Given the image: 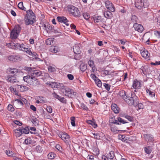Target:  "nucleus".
I'll return each mask as SVG.
<instances>
[{
  "label": "nucleus",
  "instance_id": "obj_1",
  "mask_svg": "<svg viewBox=\"0 0 160 160\" xmlns=\"http://www.w3.org/2000/svg\"><path fill=\"white\" fill-rule=\"evenodd\" d=\"M26 14L25 17V24L27 25H32L34 23L36 18L35 14L31 9L25 11Z\"/></svg>",
  "mask_w": 160,
  "mask_h": 160
},
{
  "label": "nucleus",
  "instance_id": "obj_2",
  "mask_svg": "<svg viewBox=\"0 0 160 160\" xmlns=\"http://www.w3.org/2000/svg\"><path fill=\"white\" fill-rule=\"evenodd\" d=\"M125 99V101L130 106H135L138 103V98L133 92L128 94Z\"/></svg>",
  "mask_w": 160,
  "mask_h": 160
},
{
  "label": "nucleus",
  "instance_id": "obj_3",
  "mask_svg": "<svg viewBox=\"0 0 160 160\" xmlns=\"http://www.w3.org/2000/svg\"><path fill=\"white\" fill-rule=\"evenodd\" d=\"M21 28L19 25H16L10 33V38L12 39L17 38L19 34Z\"/></svg>",
  "mask_w": 160,
  "mask_h": 160
},
{
  "label": "nucleus",
  "instance_id": "obj_4",
  "mask_svg": "<svg viewBox=\"0 0 160 160\" xmlns=\"http://www.w3.org/2000/svg\"><path fill=\"white\" fill-rule=\"evenodd\" d=\"M62 91L63 93L68 97L72 98L77 94L76 92H74L72 89L67 87H65L62 89Z\"/></svg>",
  "mask_w": 160,
  "mask_h": 160
},
{
  "label": "nucleus",
  "instance_id": "obj_5",
  "mask_svg": "<svg viewBox=\"0 0 160 160\" xmlns=\"http://www.w3.org/2000/svg\"><path fill=\"white\" fill-rule=\"evenodd\" d=\"M68 11L75 17H79L81 16L80 12L78 8L73 6L71 5L68 7Z\"/></svg>",
  "mask_w": 160,
  "mask_h": 160
},
{
  "label": "nucleus",
  "instance_id": "obj_6",
  "mask_svg": "<svg viewBox=\"0 0 160 160\" xmlns=\"http://www.w3.org/2000/svg\"><path fill=\"white\" fill-rule=\"evenodd\" d=\"M59 137L66 144H69V142H70V137L67 133L62 132L60 133Z\"/></svg>",
  "mask_w": 160,
  "mask_h": 160
},
{
  "label": "nucleus",
  "instance_id": "obj_7",
  "mask_svg": "<svg viewBox=\"0 0 160 160\" xmlns=\"http://www.w3.org/2000/svg\"><path fill=\"white\" fill-rule=\"evenodd\" d=\"M105 3L106 8L111 12H114L115 8L113 4L108 0H102Z\"/></svg>",
  "mask_w": 160,
  "mask_h": 160
},
{
  "label": "nucleus",
  "instance_id": "obj_8",
  "mask_svg": "<svg viewBox=\"0 0 160 160\" xmlns=\"http://www.w3.org/2000/svg\"><path fill=\"white\" fill-rule=\"evenodd\" d=\"M22 58L19 55H11L8 57V60L12 62H17L20 61Z\"/></svg>",
  "mask_w": 160,
  "mask_h": 160
},
{
  "label": "nucleus",
  "instance_id": "obj_9",
  "mask_svg": "<svg viewBox=\"0 0 160 160\" xmlns=\"http://www.w3.org/2000/svg\"><path fill=\"white\" fill-rule=\"evenodd\" d=\"M10 44H12V45H13L14 46H15L16 48H17L18 49L24 51L25 50H26V47L24 44L23 43H9L8 47H9Z\"/></svg>",
  "mask_w": 160,
  "mask_h": 160
},
{
  "label": "nucleus",
  "instance_id": "obj_10",
  "mask_svg": "<svg viewBox=\"0 0 160 160\" xmlns=\"http://www.w3.org/2000/svg\"><path fill=\"white\" fill-rule=\"evenodd\" d=\"M31 77L37 78L41 76H42V72L39 70H33L31 73Z\"/></svg>",
  "mask_w": 160,
  "mask_h": 160
},
{
  "label": "nucleus",
  "instance_id": "obj_11",
  "mask_svg": "<svg viewBox=\"0 0 160 160\" xmlns=\"http://www.w3.org/2000/svg\"><path fill=\"white\" fill-rule=\"evenodd\" d=\"M133 27L136 31L139 32H142L144 30L143 26L142 25L137 23H134Z\"/></svg>",
  "mask_w": 160,
  "mask_h": 160
},
{
  "label": "nucleus",
  "instance_id": "obj_12",
  "mask_svg": "<svg viewBox=\"0 0 160 160\" xmlns=\"http://www.w3.org/2000/svg\"><path fill=\"white\" fill-rule=\"evenodd\" d=\"M13 104L17 108L20 109L23 106V103L20 100L17 99L14 101Z\"/></svg>",
  "mask_w": 160,
  "mask_h": 160
},
{
  "label": "nucleus",
  "instance_id": "obj_13",
  "mask_svg": "<svg viewBox=\"0 0 160 160\" xmlns=\"http://www.w3.org/2000/svg\"><path fill=\"white\" fill-rule=\"evenodd\" d=\"M145 140L148 142H152L154 141V137L150 134H148L144 135Z\"/></svg>",
  "mask_w": 160,
  "mask_h": 160
},
{
  "label": "nucleus",
  "instance_id": "obj_14",
  "mask_svg": "<svg viewBox=\"0 0 160 160\" xmlns=\"http://www.w3.org/2000/svg\"><path fill=\"white\" fill-rule=\"evenodd\" d=\"M7 81L10 82H15L17 81L16 75H9L6 77Z\"/></svg>",
  "mask_w": 160,
  "mask_h": 160
},
{
  "label": "nucleus",
  "instance_id": "obj_15",
  "mask_svg": "<svg viewBox=\"0 0 160 160\" xmlns=\"http://www.w3.org/2000/svg\"><path fill=\"white\" fill-rule=\"evenodd\" d=\"M57 19L59 22L63 23L67 26L69 25V24L67 23L68 22L67 19L64 17L58 16L57 17Z\"/></svg>",
  "mask_w": 160,
  "mask_h": 160
},
{
  "label": "nucleus",
  "instance_id": "obj_16",
  "mask_svg": "<svg viewBox=\"0 0 160 160\" xmlns=\"http://www.w3.org/2000/svg\"><path fill=\"white\" fill-rule=\"evenodd\" d=\"M40 84V82L38 81V79L35 78V77H32L30 84L34 86H37L39 85Z\"/></svg>",
  "mask_w": 160,
  "mask_h": 160
},
{
  "label": "nucleus",
  "instance_id": "obj_17",
  "mask_svg": "<svg viewBox=\"0 0 160 160\" xmlns=\"http://www.w3.org/2000/svg\"><path fill=\"white\" fill-rule=\"evenodd\" d=\"M47 84L52 88H59V86L61 85L60 83H57L55 82H47Z\"/></svg>",
  "mask_w": 160,
  "mask_h": 160
},
{
  "label": "nucleus",
  "instance_id": "obj_18",
  "mask_svg": "<svg viewBox=\"0 0 160 160\" xmlns=\"http://www.w3.org/2000/svg\"><path fill=\"white\" fill-rule=\"evenodd\" d=\"M8 71L10 73L14 74L15 75L17 73H20L21 72V71L20 70L16 68H9L8 69Z\"/></svg>",
  "mask_w": 160,
  "mask_h": 160
},
{
  "label": "nucleus",
  "instance_id": "obj_19",
  "mask_svg": "<svg viewBox=\"0 0 160 160\" xmlns=\"http://www.w3.org/2000/svg\"><path fill=\"white\" fill-rule=\"evenodd\" d=\"M17 88L22 92L27 91L29 88L28 87L23 85H18Z\"/></svg>",
  "mask_w": 160,
  "mask_h": 160
},
{
  "label": "nucleus",
  "instance_id": "obj_20",
  "mask_svg": "<svg viewBox=\"0 0 160 160\" xmlns=\"http://www.w3.org/2000/svg\"><path fill=\"white\" fill-rule=\"evenodd\" d=\"M146 2H145L143 3L142 0H140L139 2H135V5L136 8L141 9L142 6H144V8H145V6Z\"/></svg>",
  "mask_w": 160,
  "mask_h": 160
},
{
  "label": "nucleus",
  "instance_id": "obj_21",
  "mask_svg": "<svg viewBox=\"0 0 160 160\" xmlns=\"http://www.w3.org/2000/svg\"><path fill=\"white\" fill-rule=\"evenodd\" d=\"M141 54L142 57L145 58V59H149L148 58L149 57L150 54L147 50H143L141 52Z\"/></svg>",
  "mask_w": 160,
  "mask_h": 160
},
{
  "label": "nucleus",
  "instance_id": "obj_22",
  "mask_svg": "<svg viewBox=\"0 0 160 160\" xmlns=\"http://www.w3.org/2000/svg\"><path fill=\"white\" fill-rule=\"evenodd\" d=\"M111 109L116 114H118L119 112V108L118 107V106L115 104H112L111 106Z\"/></svg>",
  "mask_w": 160,
  "mask_h": 160
},
{
  "label": "nucleus",
  "instance_id": "obj_23",
  "mask_svg": "<svg viewBox=\"0 0 160 160\" xmlns=\"http://www.w3.org/2000/svg\"><path fill=\"white\" fill-rule=\"evenodd\" d=\"M104 15L107 19L111 18L112 17V14L109 11H106L104 12Z\"/></svg>",
  "mask_w": 160,
  "mask_h": 160
},
{
  "label": "nucleus",
  "instance_id": "obj_24",
  "mask_svg": "<svg viewBox=\"0 0 160 160\" xmlns=\"http://www.w3.org/2000/svg\"><path fill=\"white\" fill-rule=\"evenodd\" d=\"M73 49L75 54H80L81 53L80 47L77 45H75L73 47Z\"/></svg>",
  "mask_w": 160,
  "mask_h": 160
},
{
  "label": "nucleus",
  "instance_id": "obj_25",
  "mask_svg": "<svg viewBox=\"0 0 160 160\" xmlns=\"http://www.w3.org/2000/svg\"><path fill=\"white\" fill-rule=\"evenodd\" d=\"M108 155V159L109 160H115L114 152L112 151L109 152Z\"/></svg>",
  "mask_w": 160,
  "mask_h": 160
},
{
  "label": "nucleus",
  "instance_id": "obj_26",
  "mask_svg": "<svg viewBox=\"0 0 160 160\" xmlns=\"http://www.w3.org/2000/svg\"><path fill=\"white\" fill-rule=\"evenodd\" d=\"M119 94L124 101L125 99V98H126L128 95V94H127V93L123 90H122L119 92Z\"/></svg>",
  "mask_w": 160,
  "mask_h": 160
},
{
  "label": "nucleus",
  "instance_id": "obj_27",
  "mask_svg": "<svg viewBox=\"0 0 160 160\" xmlns=\"http://www.w3.org/2000/svg\"><path fill=\"white\" fill-rule=\"evenodd\" d=\"M146 91L148 95H149L152 98L154 97L155 95V92L150 89H147Z\"/></svg>",
  "mask_w": 160,
  "mask_h": 160
},
{
  "label": "nucleus",
  "instance_id": "obj_28",
  "mask_svg": "<svg viewBox=\"0 0 160 160\" xmlns=\"http://www.w3.org/2000/svg\"><path fill=\"white\" fill-rule=\"evenodd\" d=\"M21 130L22 131V134L24 133L26 134H28L29 132V129L28 127H25L24 128L22 126L20 127Z\"/></svg>",
  "mask_w": 160,
  "mask_h": 160
},
{
  "label": "nucleus",
  "instance_id": "obj_29",
  "mask_svg": "<svg viewBox=\"0 0 160 160\" xmlns=\"http://www.w3.org/2000/svg\"><path fill=\"white\" fill-rule=\"evenodd\" d=\"M93 19L94 22H101L103 20L101 16H94L93 17Z\"/></svg>",
  "mask_w": 160,
  "mask_h": 160
},
{
  "label": "nucleus",
  "instance_id": "obj_30",
  "mask_svg": "<svg viewBox=\"0 0 160 160\" xmlns=\"http://www.w3.org/2000/svg\"><path fill=\"white\" fill-rule=\"evenodd\" d=\"M31 75H27L24 76L23 77V79L25 82H26L27 83L30 84V82L31 80Z\"/></svg>",
  "mask_w": 160,
  "mask_h": 160
},
{
  "label": "nucleus",
  "instance_id": "obj_31",
  "mask_svg": "<svg viewBox=\"0 0 160 160\" xmlns=\"http://www.w3.org/2000/svg\"><path fill=\"white\" fill-rule=\"evenodd\" d=\"M140 85V82L137 80H135L133 82L132 87L134 88H139Z\"/></svg>",
  "mask_w": 160,
  "mask_h": 160
},
{
  "label": "nucleus",
  "instance_id": "obj_32",
  "mask_svg": "<svg viewBox=\"0 0 160 160\" xmlns=\"http://www.w3.org/2000/svg\"><path fill=\"white\" fill-rule=\"evenodd\" d=\"M15 135L17 137H19L22 134V131L20 127L14 130Z\"/></svg>",
  "mask_w": 160,
  "mask_h": 160
},
{
  "label": "nucleus",
  "instance_id": "obj_33",
  "mask_svg": "<svg viewBox=\"0 0 160 160\" xmlns=\"http://www.w3.org/2000/svg\"><path fill=\"white\" fill-rule=\"evenodd\" d=\"M117 127L114 125H112L110 127V130L112 132H114L115 133H117L119 132V130L117 129Z\"/></svg>",
  "mask_w": 160,
  "mask_h": 160
},
{
  "label": "nucleus",
  "instance_id": "obj_34",
  "mask_svg": "<svg viewBox=\"0 0 160 160\" xmlns=\"http://www.w3.org/2000/svg\"><path fill=\"white\" fill-rule=\"evenodd\" d=\"M132 22L135 23H137L138 21V18L135 15H132L131 18Z\"/></svg>",
  "mask_w": 160,
  "mask_h": 160
},
{
  "label": "nucleus",
  "instance_id": "obj_35",
  "mask_svg": "<svg viewBox=\"0 0 160 160\" xmlns=\"http://www.w3.org/2000/svg\"><path fill=\"white\" fill-rule=\"evenodd\" d=\"M144 149L145 152L148 154H149L152 151V149L150 146L145 147Z\"/></svg>",
  "mask_w": 160,
  "mask_h": 160
},
{
  "label": "nucleus",
  "instance_id": "obj_36",
  "mask_svg": "<svg viewBox=\"0 0 160 160\" xmlns=\"http://www.w3.org/2000/svg\"><path fill=\"white\" fill-rule=\"evenodd\" d=\"M80 68V70L83 72H84L87 69V67L86 64L84 63H82L81 64Z\"/></svg>",
  "mask_w": 160,
  "mask_h": 160
},
{
  "label": "nucleus",
  "instance_id": "obj_37",
  "mask_svg": "<svg viewBox=\"0 0 160 160\" xmlns=\"http://www.w3.org/2000/svg\"><path fill=\"white\" fill-rule=\"evenodd\" d=\"M56 156V154L53 152H51L48 154V156L49 159H53Z\"/></svg>",
  "mask_w": 160,
  "mask_h": 160
},
{
  "label": "nucleus",
  "instance_id": "obj_38",
  "mask_svg": "<svg viewBox=\"0 0 160 160\" xmlns=\"http://www.w3.org/2000/svg\"><path fill=\"white\" fill-rule=\"evenodd\" d=\"M18 7L21 10L26 11V8L24 7L23 2H22L19 3L18 5Z\"/></svg>",
  "mask_w": 160,
  "mask_h": 160
},
{
  "label": "nucleus",
  "instance_id": "obj_39",
  "mask_svg": "<svg viewBox=\"0 0 160 160\" xmlns=\"http://www.w3.org/2000/svg\"><path fill=\"white\" fill-rule=\"evenodd\" d=\"M95 84L99 87H101L102 86V82L101 80L98 78L94 81Z\"/></svg>",
  "mask_w": 160,
  "mask_h": 160
},
{
  "label": "nucleus",
  "instance_id": "obj_40",
  "mask_svg": "<svg viewBox=\"0 0 160 160\" xmlns=\"http://www.w3.org/2000/svg\"><path fill=\"white\" fill-rule=\"evenodd\" d=\"M87 122L88 124L91 125L94 128H96L97 127V125L94 121L91 120H88Z\"/></svg>",
  "mask_w": 160,
  "mask_h": 160
},
{
  "label": "nucleus",
  "instance_id": "obj_41",
  "mask_svg": "<svg viewBox=\"0 0 160 160\" xmlns=\"http://www.w3.org/2000/svg\"><path fill=\"white\" fill-rule=\"evenodd\" d=\"M117 119L118 120L119 122H120V124L122 123L125 124L127 123H128V122H127L126 121L124 120L122 118L120 117H118L117 118Z\"/></svg>",
  "mask_w": 160,
  "mask_h": 160
},
{
  "label": "nucleus",
  "instance_id": "obj_42",
  "mask_svg": "<svg viewBox=\"0 0 160 160\" xmlns=\"http://www.w3.org/2000/svg\"><path fill=\"white\" fill-rule=\"evenodd\" d=\"M33 141L31 138H29L26 139L24 141V143L25 144L28 145L32 143Z\"/></svg>",
  "mask_w": 160,
  "mask_h": 160
},
{
  "label": "nucleus",
  "instance_id": "obj_43",
  "mask_svg": "<svg viewBox=\"0 0 160 160\" xmlns=\"http://www.w3.org/2000/svg\"><path fill=\"white\" fill-rule=\"evenodd\" d=\"M24 69L26 71L29 72V73L30 75H31V73L32 71H33V70L32 68L31 67H24Z\"/></svg>",
  "mask_w": 160,
  "mask_h": 160
},
{
  "label": "nucleus",
  "instance_id": "obj_44",
  "mask_svg": "<svg viewBox=\"0 0 160 160\" xmlns=\"http://www.w3.org/2000/svg\"><path fill=\"white\" fill-rule=\"evenodd\" d=\"M56 148L60 152L63 153L64 150L62 147L59 144H57L56 146Z\"/></svg>",
  "mask_w": 160,
  "mask_h": 160
},
{
  "label": "nucleus",
  "instance_id": "obj_45",
  "mask_svg": "<svg viewBox=\"0 0 160 160\" xmlns=\"http://www.w3.org/2000/svg\"><path fill=\"white\" fill-rule=\"evenodd\" d=\"M31 121L35 126L38 125V124L39 121L36 118H32L31 120Z\"/></svg>",
  "mask_w": 160,
  "mask_h": 160
},
{
  "label": "nucleus",
  "instance_id": "obj_46",
  "mask_svg": "<svg viewBox=\"0 0 160 160\" xmlns=\"http://www.w3.org/2000/svg\"><path fill=\"white\" fill-rule=\"evenodd\" d=\"M35 151L38 152L40 153L42 152V149L41 147L39 145H38L35 148Z\"/></svg>",
  "mask_w": 160,
  "mask_h": 160
},
{
  "label": "nucleus",
  "instance_id": "obj_47",
  "mask_svg": "<svg viewBox=\"0 0 160 160\" xmlns=\"http://www.w3.org/2000/svg\"><path fill=\"white\" fill-rule=\"evenodd\" d=\"M147 67L145 66H142L140 68V71L141 72H142L144 74H145V72L147 71Z\"/></svg>",
  "mask_w": 160,
  "mask_h": 160
},
{
  "label": "nucleus",
  "instance_id": "obj_48",
  "mask_svg": "<svg viewBox=\"0 0 160 160\" xmlns=\"http://www.w3.org/2000/svg\"><path fill=\"white\" fill-rule=\"evenodd\" d=\"M124 117L130 122L132 121L133 120V117H131L127 114L124 115Z\"/></svg>",
  "mask_w": 160,
  "mask_h": 160
},
{
  "label": "nucleus",
  "instance_id": "obj_49",
  "mask_svg": "<svg viewBox=\"0 0 160 160\" xmlns=\"http://www.w3.org/2000/svg\"><path fill=\"white\" fill-rule=\"evenodd\" d=\"M47 29L48 30L47 31V32L48 33L51 32L52 30H53V28L51 25L49 24H48V26H47Z\"/></svg>",
  "mask_w": 160,
  "mask_h": 160
},
{
  "label": "nucleus",
  "instance_id": "obj_50",
  "mask_svg": "<svg viewBox=\"0 0 160 160\" xmlns=\"http://www.w3.org/2000/svg\"><path fill=\"white\" fill-rule=\"evenodd\" d=\"M83 16L84 18L86 20H88L90 18V15L87 12L83 13Z\"/></svg>",
  "mask_w": 160,
  "mask_h": 160
},
{
  "label": "nucleus",
  "instance_id": "obj_51",
  "mask_svg": "<svg viewBox=\"0 0 160 160\" xmlns=\"http://www.w3.org/2000/svg\"><path fill=\"white\" fill-rule=\"evenodd\" d=\"M71 120V124L72 126H75V118L74 117H72L70 118Z\"/></svg>",
  "mask_w": 160,
  "mask_h": 160
},
{
  "label": "nucleus",
  "instance_id": "obj_52",
  "mask_svg": "<svg viewBox=\"0 0 160 160\" xmlns=\"http://www.w3.org/2000/svg\"><path fill=\"white\" fill-rule=\"evenodd\" d=\"M88 63L89 66L91 67H94L95 66L93 61L91 60H89L88 62Z\"/></svg>",
  "mask_w": 160,
  "mask_h": 160
},
{
  "label": "nucleus",
  "instance_id": "obj_53",
  "mask_svg": "<svg viewBox=\"0 0 160 160\" xmlns=\"http://www.w3.org/2000/svg\"><path fill=\"white\" fill-rule=\"evenodd\" d=\"M8 111L11 112H13L15 110L13 106L11 104L8 105Z\"/></svg>",
  "mask_w": 160,
  "mask_h": 160
},
{
  "label": "nucleus",
  "instance_id": "obj_54",
  "mask_svg": "<svg viewBox=\"0 0 160 160\" xmlns=\"http://www.w3.org/2000/svg\"><path fill=\"white\" fill-rule=\"evenodd\" d=\"M48 71L50 72H52L56 71V69L55 68L51 66H49L48 68Z\"/></svg>",
  "mask_w": 160,
  "mask_h": 160
},
{
  "label": "nucleus",
  "instance_id": "obj_55",
  "mask_svg": "<svg viewBox=\"0 0 160 160\" xmlns=\"http://www.w3.org/2000/svg\"><path fill=\"white\" fill-rule=\"evenodd\" d=\"M51 42H52V38H48L46 40V43L47 45H50L51 44Z\"/></svg>",
  "mask_w": 160,
  "mask_h": 160
},
{
  "label": "nucleus",
  "instance_id": "obj_56",
  "mask_svg": "<svg viewBox=\"0 0 160 160\" xmlns=\"http://www.w3.org/2000/svg\"><path fill=\"white\" fill-rule=\"evenodd\" d=\"M154 34L158 38H160V31H155Z\"/></svg>",
  "mask_w": 160,
  "mask_h": 160
},
{
  "label": "nucleus",
  "instance_id": "obj_57",
  "mask_svg": "<svg viewBox=\"0 0 160 160\" xmlns=\"http://www.w3.org/2000/svg\"><path fill=\"white\" fill-rule=\"evenodd\" d=\"M47 111L50 113H51L52 112V109L50 106H48L46 108Z\"/></svg>",
  "mask_w": 160,
  "mask_h": 160
},
{
  "label": "nucleus",
  "instance_id": "obj_58",
  "mask_svg": "<svg viewBox=\"0 0 160 160\" xmlns=\"http://www.w3.org/2000/svg\"><path fill=\"white\" fill-rule=\"evenodd\" d=\"M136 105H137V107L139 109H143L144 107L143 104L142 103H138Z\"/></svg>",
  "mask_w": 160,
  "mask_h": 160
},
{
  "label": "nucleus",
  "instance_id": "obj_59",
  "mask_svg": "<svg viewBox=\"0 0 160 160\" xmlns=\"http://www.w3.org/2000/svg\"><path fill=\"white\" fill-rule=\"evenodd\" d=\"M122 156L120 154H117L116 156H115V160H120L122 159Z\"/></svg>",
  "mask_w": 160,
  "mask_h": 160
},
{
  "label": "nucleus",
  "instance_id": "obj_60",
  "mask_svg": "<svg viewBox=\"0 0 160 160\" xmlns=\"http://www.w3.org/2000/svg\"><path fill=\"white\" fill-rule=\"evenodd\" d=\"M104 86L106 89L108 91H109L110 89V85L107 83H104Z\"/></svg>",
  "mask_w": 160,
  "mask_h": 160
},
{
  "label": "nucleus",
  "instance_id": "obj_61",
  "mask_svg": "<svg viewBox=\"0 0 160 160\" xmlns=\"http://www.w3.org/2000/svg\"><path fill=\"white\" fill-rule=\"evenodd\" d=\"M81 108L84 110H85L86 111H88V108L87 106L83 103H82L81 105Z\"/></svg>",
  "mask_w": 160,
  "mask_h": 160
},
{
  "label": "nucleus",
  "instance_id": "obj_62",
  "mask_svg": "<svg viewBox=\"0 0 160 160\" xmlns=\"http://www.w3.org/2000/svg\"><path fill=\"white\" fill-rule=\"evenodd\" d=\"M92 134L94 136V138L97 139H100V136L98 133H92Z\"/></svg>",
  "mask_w": 160,
  "mask_h": 160
},
{
  "label": "nucleus",
  "instance_id": "obj_63",
  "mask_svg": "<svg viewBox=\"0 0 160 160\" xmlns=\"http://www.w3.org/2000/svg\"><path fill=\"white\" fill-rule=\"evenodd\" d=\"M94 156L92 155H88L87 157V159L88 160H94Z\"/></svg>",
  "mask_w": 160,
  "mask_h": 160
},
{
  "label": "nucleus",
  "instance_id": "obj_64",
  "mask_svg": "<svg viewBox=\"0 0 160 160\" xmlns=\"http://www.w3.org/2000/svg\"><path fill=\"white\" fill-rule=\"evenodd\" d=\"M52 49L54 52L56 53L58 52V49L57 47L53 46L52 47Z\"/></svg>",
  "mask_w": 160,
  "mask_h": 160
}]
</instances>
